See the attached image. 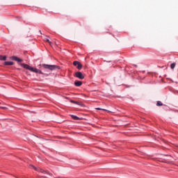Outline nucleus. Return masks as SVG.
<instances>
[{
	"label": "nucleus",
	"instance_id": "nucleus-1",
	"mask_svg": "<svg viewBox=\"0 0 178 178\" xmlns=\"http://www.w3.org/2000/svg\"><path fill=\"white\" fill-rule=\"evenodd\" d=\"M21 66L24 69H26L27 70H30L31 72H33V73H40V74H42V72H41V70L37 68H34L27 64L22 63L21 64Z\"/></svg>",
	"mask_w": 178,
	"mask_h": 178
},
{
	"label": "nucleus",
	"instance_id": "nucleus-2",
	"mask_svg": "<svg viewBox=\"0 0 178 178\" xmlns=\"http://www.w3.org/2000/svg\"><path fill=\"white\" fill-rule=\"evenodd\" d=\"M31 168H32V169H34V170H36V172H40V173H44L45 175H49V176H54V175H52V173L49 172V171L48 170H43L40 168H36L34 165H31Z\"/></svg>",
	"mask_w": 178,
	"mask_h": 178
},
{
	"label": "nucleus",
	"instance_id": "nucleus-3",
	"mask_svg": "<svg viewBox=\"0 0 178 178\" xmlns=\"http://www.w3.org/2000/svg\"><path fill=\"white\" fill-rule=\"evenodd\" d=\"M42 66L44 69H49V70H55V69H58V67L56 65H47V64H43Z\"/></svg>",
	"mask_w": 178,
	"mask_h": 178
},
{
	"label": "nucleus",
	"instance_id": "nucleus-4",
	"mask_svg": "<svg viewBox=\"0 0 178 178\" xmlns=\"http://www.w3.org/2000/svg\"><path fill=\"white\" fill-rule=\"evenodd\" d=\"M75 77L79 79L80 80H84V74L81 72H76L74 74Z\"/></svg>",
	"mask_w": 178,
	"mask_h": 178
},
{
	"label": "nucleus",
	"instance_id": "nucleus-5",
	"mask_svg": "<svg viewBox=\"0 0 178 178\" xmlns=\"http://www.w3.org/2000/svg\"><path fill=\"white\" fill-rule=\"evenodd\" d=\"M73 65L74 66H76L79 70H81V69L83 67V65H81V63L79 61H74Z\"/></svg>",
	"mask_w": 178,
	"mask_h": 178
},
{
	"label": "nucleus",
	"instance_id": "nucleus-6",
	"mask_svg": "<svg viewBox=\"0 0 178 178\" xmlns=\"http://www.w3.org/2000/svg\"><path fill=\"white\" fill-rule=\"evenodd\" d=\"M12 60H15V62H23V60L22 58H19L17 56H12L11 57Z\"/></svg>",
	"mask_w": 178,
	"mask_h": 178
},
{
	"label": "nucleus",
	"instance_id": "nucleus-7",
	"mask_svg": "<svg viewBox=\"0 0 178 178\" xmlns=\"http://www.w3.org/2000/svg\"><path fill=\"white\" fill-rule=\"evenodd\" d=\"M3 65H5L6 66H13V65H15V63L12 61H6L4 62Z\"/></svg>",
	"mask_w": 178,
	"mask_h": 178
},
{
	"label": "nucleus",
	"instance_id": "nucleus-8",
	"mask_svg": "<svg viewBox=\"0 0 178 178\" xmlns=\"http://www.w3.org/2000/svg\"><path fill=\"white\" fill-rule=\"evenodd\" d=\"M82 85H83V82L80 81H76L74 82V86H76V87H81V86Z\"/></svg>",
	"mask_w": 178,
	"mask_h": 178
},
{
	"label": "nucleus",
	"instance_id": "nucleus-9",
	"mask_svg": "<svg viewBox=\"0 0 178 178\" xmlns=\"http://www.w3.org/2000/svg\"><path fill=\"white\" fill-rule=\"evenodd\" d=\"M72 119H74V120H80V118L76 116V115H72Z\"/></svg>",
	"mask_w": 178,
	"mask_h": 178
},
{
	"label": "nucleus",
	"instance_id": "nucleus-10",
	"mask_svg": "<svg viewBox=\"0 0 178 178\" xmlns=\"http://www.w3.org/2000/svg\"><path fill=\"white\" fill-rule=\"evenodd\" d=\"M0 60H6V56H0Z\"/></svg>",
	"mask_w": 178,
	"mask_h": 178
},
{
	"label": "nucleus",
	"instance_id": "nucleus-11",
	"mask_svg": "<svg viewBox=\"0 0 178 178\" xmlns=\"http://www.w3.org/2000/svg\"><path fill=\"white\" fill-rule=\"evenodd\" d=\"M162 105H163V104H162V102H161V101L157 102V103H156L157 106H162Z\"/></svg>",
	"mask_w": 178,
	"mask_h": 178
},
{
	"label": "nucleus",
	"instance_id": "nucleus-12",
	"mask_svg": "<svg viewBox=\"0 0 178 178\" xmlns=\"http://www.w3.org/2000/svg\"><path fill=\"white\" fill-rule=\"evenodd\" d=\"M175 67H176V63H173L170 65L171 69H175Z\"/></svg>",
	"mask_w": 178,
	"mask_h": 178
},
{
	"label": "nucleus",
	"instance_id": "nucleus-13",
	"mask_svg": "<svg viewBox=\"0 0 178 178\" xmlns=\"http://www.w3.org/2000/svg\"><path fill=\"white\" fill-rule=\"evenodd\" d=\"M97 111H108V110H106V109H104V108H95Z\"/></svg>",
	"mask_w": 178,
	"mask_h": 178
},
{
	"label": "nucleus",
	"instance_id": "nucleus-14",
	"mask_svg": "<svg viewBox=\"0 0 178 178\" xmlns=\"http://www.w3.org/2000/svg\"><path fill=\"white\" fill-rule=\"evenodd\" d=\"M71 102H72V104H76L77 105H80V104H79V102H74V101H73V100H71Z\"/></svg>",
	"mask_w": 178,
	"mask_h": 178
},
{
	"label": "nucleus",
	"instance_id": "nucleus-15",
	"mask_svg": "<svg viewBox=\"0 0 178 178\" xmlns=\"http://www.w3.org/2000/svg\"><path fill=\"white\" fill-rule=\"evenodd\" d=\"M1 109H8V108L5 107V106H0Z\"/></svg>",
	"mask_w": 178,
	"mask_h": 178
},
{
	"label": "nucleus",
	"instance_id": "nucleus-16",
	"mask_svg": "<svg viewBox=\"0 0 178 178\" xmlns=\"http://www.w3.org/2000/svg\"><path fill=\"white\" fill-rule=\"evenodd\" d=\"M46 42H49V44H51V41H49V39H46Z\"/></svg>",
	"mask_w": 178,
	"mask_h": 178
}]
</instances>
